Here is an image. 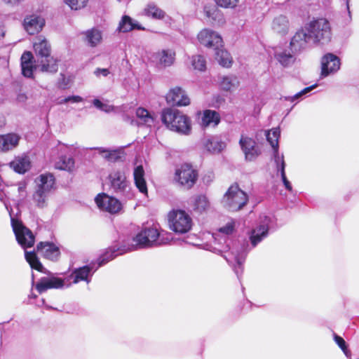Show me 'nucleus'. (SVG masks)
<instances>
[{
  "label": "nucleus",
  "instance_id": "5fc2aeb1",
  "mask_svg": "<svg viewBox=\"0 0 359 359\" xmlns=\"http://www.w3.org/2000/svg\"><path fill=\"white\" fill-rule=\"evenodd\" d=\"M282 181L283 182V184L287 190L289 191H292V187L290 184V182L288 181V180L286 177L285 172H283V170H282V176H281Z\"/></svg>",
  "mask_w": 359,
  "mask_h": 359
},
{
  "label": "nucleus",
  "instance_id": "bb28decb",
  "mask_svg": "<svg viewBox=\"0 0 359 359\" xmlns=\"http://www.w3.org/2000/svg\"><path fill=\"white\" fill-rule=\"evenodd\" d=\"M11 166L15 172L23 174L30 168L29 158L27 156H18L11 163Z\"/></svg>",
  "mask_w": 359,
  "mask_h": 359
},
{
  "label": "nucleus",
  "instance_id": "72a5a7b5",
  "mask_svg": "<svg viewBox=\"0 0 359 359\" xmlns=\"http://www.w3.org/2000/svg\"><path fill=\"white\" fill-rule=\"evenodd\" d=\"M85 41L91 47L96 46L102 39V34L97 29H91L85 33Z\"/></svg>",
  "mask_w": 359,
  "mask_h": 359
},
{
  "label": "nucleus",
  "instance_id": "bf43d9fd",
  "mask_svg": "<svg viewBox=\"0 0 359 359\" xmlns=\"http://www.w3.org/2000/svg\"><path fill=\"white\" fill-rule=\"evenodd\" d=\"M27 97L25 93H19L17 95V101L19 102H25Z\"/></svg>",
  "mask_w": 359,
  "mask_h": 359
},
{
  "label": "nucleus",
  "instance_id": "37998d69",
  "mask_svg": "<svg viewBox=\"0 0 359 359\" xmlns=\"http://www.w3.org/2000/svg\"><path fill=\"white\" fill-rule=\"evenodd\" d=\"M191 63L195 69L204 71L206 68V61L202 55H198L193 56Z\"/></svg>",
  "mask_w": 359,
  "mask_h": 359
},
{
  "label": "nucleus",
  "instance_id": "9b49d317",
  "mask_svg": "<svg viewBox=\"0 0 359 359\" xmlns=\"http://www.w3.org/2000/svg\"><path fill=\"white\" fill-rule=\"evenodd\" d=\"M239 144L247 161L255 160L262 153L255 140L251 137L241 135Z\"/></svg>",
  "mask_w": 359,
  "mask_h": 359
},
{
  "label": "nucleus",
  "instance_id": "1a4fd4ad",
  "mask_svg": "<svg viewBox=\"0 0 359 359\" xmlns=\"http://www.w3.org/2000/svg\"><path fill=\"white\" fill-rule=\"evenodd\" d=\"M198 172L189 164H183L175 170L174 181L180 187L190 189L196 182Z\"/></svg>",
  "mask_w": 359,
  "mask_h": 359
},
{
  "label": "nucleus",
  "instance_id": "8fccbe9b",
  "mask_svg": "<svg viewBox=\"0 0 359 359\" xmlns=\"http://www.w3.org/2000/svg\"><path fill=\"white\" fill-rule=\"evenodd\" d=\"M83 101V98L79 95H71L68 96L64 99H60L58 100V104H66L67 102H72V103H77L81 102Z\"/></svg>",
  "mask_w": 359,
  "mask_h": 359
},
{
  "label": "nucleus",
  "instance_id": "4d7b16f0",
  "mask_svg": "<svg viewBox=\"0 0 359 359\" xmlns=\"http://www.w3.org/2000/svg\"><path fill=\"white\" fill-rule=\"evenodd\" d=\"M317 86L316 84L315 85H313V86H311L309 87H307V88H305L304 89H303L302 90H301L299 92V94L304 95L306 94H307L308 93H309L310 91H311L313 89H314Z\"/></svg>",
  "mask_w": 359,
  "mask_h": 359
},
{
  "label": "nucleus",
  "instance_id": "f704fd0d",
  "mask_svg": "<svg viewBox=\"0 0 359 359\" xmlns=\"http://www.w3.org/2000/svg\"><path fill=\"white\" fill-rule=\"evenodd\" d=\"M25 255L27 262L29 264L32 269L44 273H46V269L43 266L34 252L25 251Z\"/></svg>",
  "mask_w": 359,
  "mask_h": 359
},
{
  "label": "nucleus",
  "instance_id": "393cba45",
  "mask_svg": "<svg viewBox=\"0 0 359 359\" xmlns=\"http://www.w3.org/2000/svg\"><path fill=\"white\" fill-rule=\"evenodd\" d=\"M102 156L109 162L123 161L126 153L123 149H107L103 147L95 148Z\"/></svg>",
  "mask_w": 359,
  "mask_h": 359
},
{
  "label": "nucleus",
  "instance_id": "4468645a",
  "mask_svg": "<svg viewBox=\"0 0 359 359\" xmlns=\"http://www.w3.org/2000/svg\"><path fill=\"white\" fill-rule=\"evenodd\" d=\"M165 99L167 102L172 106H187L190 104V100L185 91L178 86L170 89Z\"/></svg>",
  "mask_w": 359,
  "mask_h": 359
},
{
  "label": "nucleus",
  "instance_id": "f257e3e1",
  "mask_svg": "<svg viewBox=\"0 0 359 359\" xmlns=\"http://www.w3.org/2000/svg\"><path fill=\"white\" fill-rule=\"evenodd\" d=\"M331 38L329 21L325 18H318L296 32L291 39L290 49L293 53H299L312 45L325 44Z\"/></svg>",
  "mask_w": 359,
  "mask_h": 359
},
{
  "label": "nucleus",
  "instance_id": "cd10ccee",
  "mask_svg": "<svg viewBox=\"0 0 359 359\" xmlns=\"http://www.w3.org/2000/svg\"><path fill=\"white\" fill-rule=\"evenodd\" d=\"M205 148L210 153H219L225 147V143L218 137H208L203 142Z\"/></svg>",
  "mask_w": 359,
  "mask_h": 359
},
{
  "label": "nucleus",
  "instance_id": "ea45409f",
  "mask_svg": "<svg viewBox=\"0 0 359 359\" xmlns=\"http://www.w3.org/2000/svg\"><path fill=\"white\" fill-rule=\"evenodd\" d=\"M49 194L40 191V189H35L32 195V200L35 203L36 206L39 208H43L47 205V199Z\"/></svg>",
  "mask_w": 359,
  "mask_h": 359
},
{
  "label": "nucleus",
  "instance_id": "dca6fc26",
  "mask_svg": "<svg viewBox=\"0 0 359 359\" xmlns=\"http://www.w3.org/2000/svg\"><path fill=\"white\" fill-rule=\"evenodd\" d=\"M135 248L134 247H128L126 245H122L120 247L113 246L111 247L107 250L104 254H102L97 259L98 266L97 269L104 264L109 262L110 260L115 258L116 256L119 255H123L126 252L133 251Z\"/></svg>",
  "mask_w": 359,
  "mask_h": 359
},
{
  "label": "nucleus",
  "instance_id": "4be33fe9",
  "mask_svg": "<svg viewBox=\"0 0 359 359\" xmlns=\"http://www.w3.org/2000/svg\"><path fill=\"white\" fill-rule=\"evenodd\" d=\"M65 285L64 280L57 278H42L39 282L36 284V289L39 293H42L48 289H60Z\"/></svg>",
  "mask_w": 359,
  "mask_h": 359
},
{
  "label": "nucleus",
  "instance_id": "0eeeda50",
  "mask_svg": "<svg viewBox=\"0 0 359 359\" xmlns=\"http://www.w3.org/2000/svg\"><path fill=\"white\" fill-rule=\"evenodd\" d=\"M168 217L170 229L175 233H185L191 229L192 219L185 211L172 210Z\"/></svg>",
  "mask_w": 359,
  "mask_h": 359
},
{
  "label": "nucleus",
  "instance_id": "c756f323",
  "mask_svg": "<svg viewBox=\"0 0 359 359\" xmlns=\"http://www.w3.org/2000/svg\"><path fill=\"white\" fill-rule=\"evenodd\" d=\"M175 53L172 50H163L155 54V59L158 63L166 67L172 65L175 61Z\"/></svg>",
  "mask_w": 359,
  "mask_h": 359
},
{
  "label": "nucleus",
  "instance_id": "423d86ee",
  "mask_svg": "<svg viewBox=\"0 0 359 359\" xmlns=\"http://www.w3.org/2000/svg\"><path fill=\"white\" fill-rule=\"evenodd\" d=\"M248 197L237 184L231 185L222 199L223 205L230 211H238L248 203Z\"/></svg>",
  "mask_w": 359,
  "mask_h": 359
},
{
  "label": "nucleus",
  "instance_id": "c85d7f7f",
  "mask_svg": "<svg viewBox=\"0 0 359 359\" xmlns=\"http://www.w3.org/2000/svg\"><path fill=\"white\" fill-rule=\"evenodd\" d=\"M135 29L138 30L144 29L143 27L138 24L137 22L134 21L128 15L123 16L118 25V31L122 32H128Z\"/></svg>",
  "mask_w": 359,
  "mask_h": 359
},
{
  "label": "nucleus",
  "instance_id": "6e6552de",
  "mask_svg": "<svg viewBox=\"0 0 359 359\" xmlns=\"http://www.w3.org/2000/svg\"><path fill=\"white\" fill-rule=\"evenodd\" d=\"M11 226L18 243L23 248H31L34 244V236L20 220L13 217L10 212Z\"/></svg>",
  "mask_w": 359,
  "mask_h": 359
},
{
  "label": "nucleus",
  "instance_id": "4c0bfd02",
  "mask_svg": "<svg viewBox=\"0 0 359 359\" xmlns=\"http://www.w3.org/2000/svg\"><path fill=\"white\" fill-rule=\"evenodd\" d=\"M239 82L235 76H226L222 78L220 81V87L222 90L230 91L238 86Z\"/></svg>",
  "mask_w": 359,
  "mask_h": 359
},
{
  "label": "nucleus",
  "instance_id": "f03ea898",
  "mask_svg": "<svg viewBox=\"0 0 359 359\" xmlns=\"http://www.w3.org/2000/svg\"><path fill=\"white\" fill-rule=\"evenodd\" d=\"M172 240V236L170 233L158 230L156 228L149 227L142 229L135 237L133 241L135 244L128 245V247L135 248L134 250L140 248H147L158 247L169 243Z\"/></svg>",
  "mask_w": 359,
  "mask_h": 359
},
{
  "label": "nucleus",
  "instance_id": "c03bdc74",
  "mask_svg": "<svg viewBox=\"0 0 359 359\" xmlns=\"http://www.w3.org/2000/svg\"><path fill=\"white\" fill-rule=\"evenodd\" d=\"M72 10L79 11L84 8L88 2V0H64Z\"/></svg>",
  "mask_w": 359,
  "mask_h": 359
},
{
  "label": "nucleus",
  "instance_id": "f8f14e48",
  "mask_svg": "<svg viewBox=\"0 0 359 359\" xmlns=\"http://www.w3.org/2000/svg\"><path fill=\"white\" fill-rule=\"evenodd\" d=\"M198 39L201 44L213 50L222 46L223 41L221 36L209 29L201 31L198 34Z\"/></svg>",
  "mask_w": 359,
  "mask_h": 359
},
{
  "label": "nucleus",
  "instance_id": "603ef678",
  "mask_svg": "<svg viewBox=\"0 0 359 359\" xmlns=\"http://www.w3.org/2000/svg\"><path fill=\"white\" fill-rule=\"evenodd\" d=\"M334 341L344 351V354L346 356H348L350 351L347 350L346 341L344 340V339L337 334H334Z\"/></svg>",
  "mask_w": 359,
  "mask_h": 359
},
{
  "label": "nucleus",
  "instance_id": "9d476101",
  "mask_svg": "<svg viewBox=\"0 0 359 359\" xmlns=\"http://www.w3.org/2000/svg\"><path fill=\"white\" fill-rule=\"evenodd\" d=\"M110 187L118 194L124 195L129 189V182L126 176L125 168L114 169L109 175Z\"/></svg>",
  "mask_w": 359,
  "mask_h": 359
},
{
  "label": "nucleus",
  "instance_id": "e433bc0d",
  "mask_svg": "<svg viewBox=\"0 0 359 359\" xmlns=\"http://www.w3.org/2000/svg\"><path fill=\"white\" fill-rule=\"evenodd\" d=\"M145 15L154 19L161 20L165 17V13L159 8L156 4L150 3L144 9Z\"/></svg>",
  "mask_w": 359,
  "mask_h": 359
},
{
  "label": "nucleus",
  "instance_id": "7ed1b4c3",
  "mask_svg": "<svg viewBox=\"0 0 359 359\" xmlns=\"http://www.w3.org/2000/svg\"><path fill=\"white\" fill-rule=\"evenodd\" d=\"M36 67L42 72L55 73L58 69L57 60L51 55V46L46 39L39 37L34 43Z\"/></svg>",
  "mask_w": 359,
  "mask_h": 359
},
{
  "label": "nucleus",
  "instance_id": "2eb2a0df",
  "mask_svg": "<svg viewBox=\"0 0 359 359\" xmlns=\"http://www.w3.org/2000/svg\"><path fill=\"white\" fill-rule=\"evenodd\" d=\"M340 65V60L337 55L332 53L325 55L321 60V76L325 77L330 74L337 72Z\"/></svg>",
  "mask_w": 359,
  "mask_h": 359
},
{
  "label": "nucleus",
  "instance_id": "052dcab7",
  "mask_svg": "<svg viewBox=\"0 0 359 359\" xmlns=\"http://www.w3.org/2000/svg\"><path fill=\"white\" fill-rule=\"evenodd\" d=\"M344 1H346V8H347L348 15H351V11H350V8H349V0H344Z\"/></svg>",
  "mask_w": 359,
  "mask_h": 359
},
{
  "label": "nucleus",
  "instance_id": "412c9836",
  "mask_svg": "<svg viewBox=\"0 0 359 359\" xmlns=\"http://www.w3.org/2000/svg\"><path fill=\"white\" fill-rule=\"evenodd\" d=\"M36 189L43 191L44 193L50 194L55 189V179L53 174L45 173L40 175L36 180Z\"/></svg>",
  "mask_w": 359,
  "mask_h": 359
},
{
  "label": "nucleus",
  "instance_id": "c9c22d12",
  "mask_svg": "<svg viewBox=\"0 0 359 359\" xmlns=\"http://www.w3.org/2000/svg\"><path fill=\"white\" fill-rule=\"evenodd\" d=\"M55 168L60 170H66L72 172L74 168V160L72 157L66 156H61L59 160L55 163Z\"/></svg>",
  "mask_w": 359,
  "mask_h": 359
},
{
  "label": "nucleus",
  "instance_id": "e2e57ef3",
  "mask_svg": "<svg viewBox=\"0 0 359 359\" xmlns=\"http://www.w3.org/2000/svg\"><path fill=\"white\" fill-rule=\"evenodd\" d=\"M22 189H23V187H19V188H18V190H19V191H22Z\"/></svg>",
  "mask_w": 359,
  "mask_h": 359
},
{
  "label": "nucleus",
  "instance_id": "a878e982",
  "mask_svg": "<svg viewBox=\"0 0 359 359\" xmlns=\"http://www.w3.org/2000/svg\"><path fill=\"white\" fill-rule=\"evenodd\" d=\"M145 172L142 165H137L133 170L134 182L140 192L147 194V186L144 178Z\"/></svg>",
  "mask_w": 359,
  "mask_h": 359
},
{
  "label": "nucleus",
  "instance_id": "2f4dec72",
  "mask_svg": "<svg viewBox=\"0 0 359 359\" xmlns=\"http://www.w3.org/2000/svg\"><path fill=\"white\" fill-rule=\"evenodd\" d=\"M214 50L215 59L220 65L225 67H229L231 65L232 58L230 54L223 48V46L218 48V49H214Z\"/></svg>",
  "mask_w": 359,
  "mask_h": 359
},
{
  "label": "nucleus",
  "instance_id": "3c124183",
  "mask_svg": "<svg viewBox=\"0 0 359 359\" xmlns=\"http://www.w3.org/2000/svg\"><path fill=\"white\" fill-rule=\"evenodd\" d=\"M235 223L234 222H228L225 226L219 229V232L224 235H230L234 231Z\"/></svg>",
  "mask_w": 359,
  "mask_h": 359
},
{
  "label": "nucleus",
  "instance_id": "de8ad7c7",
  "mask_svg": "<svg viewBox=\"0 0 359 359\" xmlns=\"http://www.w3.org/2000/svg\"><path fill=\"white\" fill-rule=\"evenodd\" d=\"M93 105L97 108L98 109L105 111V112H111L114 110V107L111 105H109L107 104L102 103L100 100L95 99L93 101Z\"/></svg>",
  "mask_w": 359,
  "mask_h": 359
},
{
  "label": "nucleus",
  "instance_id": "864d4df0",
  "mask_svg": "<svg viewBox=\"0 0 359 359\" xmlns=\"http://www.w3.org/2000/svg\"><path fill=\"white\" fill-rule=\"evenodd\" d=\"M34 57L31 52L25 51L21 56V64L34 63Z\"/></svg>",
  "mask_w": 359,
  "mask_h": 359
},
{
  "label": "nucleus",
  "instance_id": "6ab92c4d",
  "mask_svg": "<svg viewBox=\"0 0 359 359\" xmlns=\"http://www.w3.org/2000/svg\"><path fill=\"white\" fill-rule=\"evenodd\" d=\"M269 222V217L265 216L263 224L251 231L250 240L253 248L268 236Z\"/></svg>",
  "mask_w": 359,
  "mask_h": 359
},
{
  "label": "nucleus",
  "instance_id": "39448f33",
  "mask_svg": "<svg viewBox=\"0 0 359 359\" xmlns=\"http://www.w3.org/2000/svg\"><path fill=\"white\" fill-rule=\"evenodd\" d=\"M226 244L229 252L224 255V259L232 265L235 273L239 277L243 273V264L245 262L247 255L248 244L245 241L240 243L238 241H230Z\"/></svg>",
  "mask_w": 359,
  "mask_h": 359
},
{
  "label": "nucleus",
  "instance_id": "a211bd4d",
  "mask_svg": "<svg viewBox=\"0 0 359 359\" xmlns=\"http://www.w3.org/2000/svg\"><path fill=\"white\" fill-rule=\"evenodd\" d=\"M97 269V267H94V264L86 265L74 270L73 273L70 275L69 278L72 280L73 283H77L80 281H86L90 283V279L88 277Z\"/></svg>",
  "mask_w": 359,
  "mask_h": 359
},
{
  "label": "nucleus",
  "instance_id": "aec40b11",
  "mask_svg": "<svg viewBox=\"0 0 359 359\" xmlns=\"http://www.w3.org/2000/svg\"><path fill=\"white\" fill-rule=\"evenodd\" d=\"M37 251L42 256L51 261H57L60 255V249L50 242H41L36 246Z\"/></svg>",
  "mask_w": 359,
  "mask_h": 359
},
{
  "label": "nucleus",
  "instance_id": "0e129e2a",
  "mask_svg": "<svg viewBox=\"0 0 359 359\" xmlns=\"http://www.w3.org/2000/svg\"><path fill=\"white\" fill-rule=\"evenodd\" d=\"M124 119H125V120L128 119L127 116H124Z\"/></svg>",
  "mask_w": 359,
  "mask_h": 359
},
{
  "label": "nucleus",
  "instance_id": "09e8293b",
  "mask_svg": "<svg viewBox=\"0 0 359 359\" xmlns=\"http://www.w3.org/2000/svg\"><path fill=\"white\" fill-rule=\"evenodd\" d=\"M215 1L217 6L225 8H234L238 3V0H215Z\"/></svg>",
  "mask_w": 359,
  "mask_h": 359
},
{
  "label": "nucleus",
  "instance_id": "680f3d73",
  "mask_svg": "<svg viewBox=\"0 0 359 359\" xmlns=\"http://www.w3.org/2000/svg\"><path fill=\"white\" fill-rule=\"evenodd\" d=\"M29 298H36V295L32 293L29 296Z\"/></svg>",
  "mask_w": 359,
  "mask_h": 359
},
{
  "label": "nucleus",
  "instance_id": "7c9ffc66",
  "mask_svg": "<svg viewBox=\"0 0 359 359\" xmlns=\"http://www.w3.org/2000/svg\"><path fill=\"white\" fill-rule=\"evenodd\" d=\"M273 30L281 35H285L289 30V22L284 15L276 17L272 23Z\"/></svg>",
  "mask_w": 359,
  "mask_h": 359
},
{
  "label": "nucleus",
  "instance_id": "58836bf2",
  "mask_svg": "<svg viewBox=\"0 0 359 359\" xmlns=\"http://www.w3.org/2000/svg\"><path fill=\"white\" fill-rule=\"evenodd\" d=\"M275 57L284 67L290 65L295 60L294 55L286 50L280 52L276 51Z\"/></svg>",
  "mask_w": 359,
  "mask_h": 359
},
{
  "label": "nucleus",
  "instance_id": "a19ab883",
  "mask_svg": "<svg viewBox=\"0 0 359 359\" xmlns=\"http://www.w3.org/2000/svg\"><path fill=\"white\" fill-rule=\"evenodd\" d=\"M279 128H273L271 130L266 132V140L275 151H278V138L280 137Z\"/></svg>",
  "mask_w": 359,
  "mask_h": 359
},
{
  "label": "nucleus",
  "instance_id": "49530a36",
  "mask_svg": "<svg viewBox=\"0 0 359 359\" xmlns=\"http://www.w3.org/2000/svg\"><path fill=\"white\" fill-rule=\"evenodd\" d=\"M274 161L276 165V169L278 172H280V176H282V170L283 172H285V163L284 161L283 155L281 156H279L278 151H275L274 154Z\"/></svg>",
  "mask_w": 359,
  "mask_h": 359
},
{
  "label": "nucleus",
  "instance_id": "473e14b6",
  "mask_svg": "<svg viewBox=\"0 0 359 359\" xmlns=\"http://www.w3.org/2000/svg\"><path fill=\"white\" fill-rule=\"evenodd\" d=\"M194 210L198 213L205 212L209 208V201L204 195H198L192 198Z\"/></svg>",
  "mask_w": 359,
  "mask_h": 359
},
{
  "label": "nucleus",
  "instance_id": "6e6d98bb",
  "mask_svg": "<svg viewBox=\"0 0 359 359\" xmlns=\"http://www.w3.org/2000/svg\"><path fill=\"white\" fill-rule=\"evenodd\" d=\"M94 74L96 76H100V75H102L103 76H107L109 74V71L106 68H97L95 70Z\"/></svg>",
  "mask_w": 359,
  "mask_h": 359
},
{
  "label": "nucleus",
  "instance_id": "ddd939ff",
  "mask_svg": "<svg viewBox=\"0 0 359 359\" xmlns=\"http://www.w3.org/2000/svg\"><path fill=\"white\" fill-rule=\"evenodd\" d=\"M95 201L100 209L112 214L118 212L121 209V203L118 199L104 193L98 194Z\"/></svg>",
  "mask_w": 359,
  "mask_h": 359
},
{
  "label": "nucleus",
  "instance_id": "20e7f679",
  "mask_svg": "<svg viewBox=\"0 0 359 359\" xmlns=\"http://www.w3.org/2000/svg\"><path fill=\"white\" fill-rule=\"evenodd\" d=\"M163 123L170 130L182 135H189L191 130L189 118L176 109H165L161 115Z\"/></svg>",
  "mask_w": 359,
  "mask_h": 359
},
{
  "label": "nucleus",
  "instance_id": "f3484780",
  "mask_svg": "<svg viewBox=\"0 0 359 359\" xmlns=\"http://www.w3.org/2000/svg\"><path fill=\"white\" fill-rule=\"evenodd\" d=\"M45 25V20L37 15L32 14L25 18L23 27L26 32L31 35L39 32Z\"/></svg>",
  "mask_w": 359,
  "mask_h": 359
},
{
  "label": "nucleus",
  "instance_id": "b1692460",
  "mask_svg": "<svg viewBox=\"0 0 359 359\" xmlns=\"http://www.w3.org/2000/svg\"><path fill=\"white\" fill-rule=\"evenodd\" d=\"M220 119V115L217 111L205 109L202 113L200 125L204 128L210 126L215 127L219 123Z\"/></svg>",
  "mask_w": 359,
  "mask_h": 359
},
{
  "label": "nucleus",
  "instance_id": "79ce46f5",
  "mask_svg": "<svg viewBox=\"0 0 359 359\" xmlns=\"http://www.w3.org/2000/svg\"><path fill=\"white\" fill-rule=\"evenodd\" d=\"M136 116L145 124L150 125L153 122V118L144 108L139 107L137 109Z\"/></svg>",
  "mask_w": 359,
  "mask_h": 359
},
{
  "label": "nucleus",
  "instance_id": "5701e85b",
  "mask_svg": "<svg viewBox=\"0 0 359 359\" xmlns=\"http://www.w3.org/2000/svg\"><path fill=\"white\" fill-rule=\"evenodd\" d=\"M20 136L16 133L0 135V152H6L15 149L19 144Z\"/></svg>",
  "mask_w": 359,
  "mask_h": 359
},
{
  "label": "nucleus",
  "instance_id": "a18cd8bd",
  "mask_svg": "<svg viewBox=\"0 0 359 359\" xmlns=\"http://www.w3.org/2000/svg\"><path fill=\"white\" fill-rule=\"evenodd\" d=\"M37 69H39V67H36V62H34V64H21L22 74L27 78H32L34 70Z\"/></svg>",
  "mask_w": 359,
  "mask_h": 359
},
{
  "label": "nucleus",
  "instance_id": "13d9d810",
  "mask_svg": "<svg viewBox=\"0 0 359 359\" xmlns=\"http://www.w3.org/2000/svg\"><path fill=\"white\" fill-rule=\"evenodd\" d=\"M302 97V95L299 94V93H296L293 96L286 97L285 100H288V101H290V102H294V101L297 100V99H299V98H300Z\"/></svg>",
  "mask_w": 359,
  "mask_h": 359
}]
</instances>
